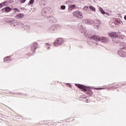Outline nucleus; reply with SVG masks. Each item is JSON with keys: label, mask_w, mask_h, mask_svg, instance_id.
<instances>
[{"label": "nucleus", "mask_w": 126, "mask_h": 126, "mask_svg": "<svg viewBox=\"0 0 126 126\" xmlns=\"http://www.w3.org/2000/svg\"><path fill=\"white\" fill-rule=\"evenodd\" d=\"M91 40H93L94 42L96 41V42L100 41L102 43H108L109 42V39L105 37H100L97 35H93V37L91 38Z\"/></svg>", "instance_id": "1"}, {"label": "nucleus", "mask_w": 126, "mask_h": 126, "mask_svg": "<svg viewBox=\"0 0 126 126\" xmlns=\"http://www.w3.org/2000/svg\"><path fill=\"white\" fill-rule=\"evenodd\" d=\"M10 25L11 26V27H18L19 28L24 27V25L23 23L20 22H17L16 21H10Z\"/></svg>", "instance_id": "2"}, {"label": "nucleus", "mask_w": 126, "mask_h": 126, "mask_svg": "<svg viewBox=\"0 0 126 126\" xmlns=\"http://www.w3.org/2000/svg\"><path fill=\"white\" fill-rule=\"evenodd\" d=\"M73 16H74V17H76L77 18H80L82 19V18H83V15H82V12L81 11L78 10V11H75L72 13Z\"/></svg>", "instance_id": "3"}, {"label": "nucleus", "mask_w": 126, "mask_h": 126, "mask_svg": "<svg viewBox=\"0 0 126 126\" xmlns=\"http://www.w3.org/2000/svg\"><path fill=\"white\" fill-rule=\"evenodd\" d=\"M63 42H64V40L62 38H60L54 43L53 45L55 47H58V46H60V45L63 44Z\"/></svg>", "instance_id": "4"}, {"label": "nucleus", "mask_w": 126, "mask_h": 126, "mask_svg": "<svg viewBox=\"0 0 126 126\" xmlns=\"http://www.w3.org/2000/svg\"><path fill=\"white\" fill-rule=\"evenodd\" d=\"M84 35L85 37L90 38L91 42H94V40H93V39H91V38L93 37V36H91V32H90L89 30H86L85 32H84Z\"/></svg>", "instance_id": "5"}, {"label": "nucleus", "mask_w": 126, "mask_h": 126, "mask_svg": "<svg viewBox=\"0 0 126 126\" xmlns=\"http://www.w3.org/2000/svg\"><path fill=\"white\" fill-rule=\"evenodd\" d=\"M38 48V44L36 42H33L32 43L31 47V49L32 53H35L36 52V49Z\"/></svg>", "instance_id": "6"}, {"label": "nucleus", "mask_w": 126, "mask_h": 126, "mask_svg": "<svg viewBox=\"0 0 126 126\" xmlns=\"http://www.w3.org/2000/svg\"><path fill=\"white\" fill-rule=\"evenodd\" d=\"M47 31L49 33H54V32L56 31V27L55 26V25L48 27Z\"/></svg>", "instance_id": "7"}, {"label": "nucleus", "mask_w": 126, "mask_h": 126, "mask_svg": "<svg viewBox=\"0 0 126 126\" xmlns=\"http://www.w3.org/2000/svg\"><path fill=\"white\" fill-rule=\"evenodd\" d=\"M78 88L80 89H82L83 91H87L88 89V87L80 84L78 85Z\"/></svg>", "instance_id": "8"}, {"label": "nucleus", "mask_w": 126, "mask_h": 126, "mask_svg": "<svg viewBox=\"0 0 126 126\" xmlns=\"http://www.w3.org/2000/svg\"><path fill=\"white\" fill-rule=\"evenodd\" d=\"M2 12H9L11 11V8L9 7H5L2 9Z\"/></svg>", "instance_id": "9"}, {"label": "nucleus", "mask_w": 126, "mask_h": 126, "mask_svg": "<svg viewBox=\"0 0 126 126\" xmlns=\"http://www.w3.org/2000/svg\"><path fill=\"white\" fill-rule=\"evenodd\" d=\"M94 23L95 25L96 26V27H95V28H98V27H99V26L101 25V22H100V21L98 20H95L94 21Z\"/></svg>", "instance_id": "10"}, {"label": "nucleus", "mask_w": 126, "mask_h": 126, "mask_svg": "<svg viewBox=\"0 0 126 126\" xmlns=\"http://www.w3.org/2000/svg\"><path fill=\"white\" fill-rule=\"evenodd\" d=\"M78 29H79L80 32L81 33H83V32H86L85 28L82 26V25H81L80 27H78Z\"/></svg>", "instance_id": "11"}, {"label": "nucleus", "mask_w": 126, "mask_h": 126, "mask_svg": "<svg viewBox=\"0 0 126 126\" xmlns=\"http://www.w3.org/2000/svg\"><path fill=\"white\" fill-rule=\"evenodd\" d=\"M110 36L112 38H118L119 34L117 32H112Z\"/></svg>", "instance_id": "12"}, {"label": "nucleus", "mask_w": 126, "mask_h": 126, "mask_svg": "<svg viewBox=\"0 0 126 126\" xmlns=\"http://www.w3.org/2000/svg\"><path fill=\"white\" fill-rule=\"evenodd\" d=\"M125 52L124 51H119L118 52V55L120 57H126V55L125 54Z\"/></svg>", "instance_id": "13"}, {"label": "nucleus", "mask_w": 126, "mask_h": 126, "mask_svg": "<svg viewBox=\"0 0 126 126\" xmlns=\"http://www.w3.org/2000/svg\"><path fill=\"white\" fill-rule=\"evenodd\" d=\"M4 61L5 62H8L9 61H11V58L10 56L6 57L4 58Z\"/></svg>", "instance_id": "14"}, {"label": "nucleus", "mask_w": 126, "mask_h": 126, "mask_svg": "<svg viewBox=\"0 0 126 126\" xmlns=\"http://www.w3.org/2000/svg\"><path fill=\"white\" fill-rule=\"evenodd\" d=\"M23 17H24V14L21 13L18 14L16 16V18H23Z\"/></svg>", "instance_id": "15"}, {"label": "nucleus", "mask_w": 126, "mask_h": 126, "mask_svg": "<svg viewBox=\"0 0 126 126\" xmlns=\"http://www.w3.org/2000/svg\"><path fill=\"white\" fill-rule=\"evenodd\" d=\"M75 8V4H73L71 5L69 8H68V10L71 11L73 10Z\"/></svg>", "instance_id": "16"}, {"label": "nucleus", "mask_w": 126, "mask_h": 126, "mask_svg": "<svg viewBox=\"0 0 126 126\" xmlns=\"http://www.w3.org/2000/svg\"><path fill=\"white\" fill-rule=\"evenodd\" d=\"M99 11L101 12V13H102V14H106V12H105V11H104V10H103V8H101V7H99Z\"/></svg>", "instance_id": "17"}, {"label": "nucleus", "mask_w": 126, "mask_h": 126, "mask_svg": "<svg viewBox=\"0 0 126 126\" xmlns=\"http://www.w3.org/2000/svg\"><path fill=\"white\" fill-rule=\"evenodd\" d=\"M24 29L26 31H29L31 29L30 27L29 26H25Z\"/></svg>", "instance_id": "18"}, {"label": "nucleus", "mask_w": 126, "mask_h": 126, "mask_svg": "<svg viewBox=\"0 0 126 126\" xmlns=\"http://www.w3.org/2000/svg\"><path fill=\"white\" fill-rule=\"evenodd\" d=\"M50 10L48 8H44L43 10V12L44 13H48Z\"/></svg>", "instance_id": "19"}, {"label": "nucleus", "mask_w": 126, "mask_h": 126, "mask_svg": "<svg viewBox=\"0 0 126 126\" xmlns=\"http://www.w3.org/2000/svg\"><path fill=\"white\" fill-rule=\"evenodd\" d=\"M89 8L90 9H92L93 11H94V12H96V9L95 8V7H93V6H90Z\"/></svg>", "instance_id": "20"}, {"label": "nucleus", "mask_w": 126, "mask_h": 126, "mask_svg": "<svg viewBox=\"0 0 126 126\" xmlns=\"http://www.w3.org/2000/svg\"><path fill=\"white\" fill-rule=\"evenodd\" d=\"M55 27L56 30H57V29H61V28H62V26L60 25H55Z\"/></svg>", "instance_id": "21"}, {"label": "nucleus", "mask_w": 126, "mask_h": 126, "mask_svg": "<svg viewBox=\"0 0 126 126\" xmlns=\"http://www.w3.org/2000/svg\"><path fill=\"white\" fill-rule=\"evenodd\" d=\"M50 22H51V23H57V22H58V21L57 20V19L54 18V20H52L51 21H50Z\"/></svg>", "instance_id": "22"}, {"label": "nucleus", "mask_w": 126, "mask_h": 126, "mask_svg": "<svg viewBox=\"0 0 126 126\" xmlns=\"http://www.w3.org/2000/svg\"><path fill=\"white\" fill-rule=\"evenodd\" d=\"M83 23H85V24H89V19L84 20L83 21Z\"/></svg>", "instance_id": "23"}, {"label": "nucleus", "mask_w": 126, "mask_h": 126, "mask_svg": "<svg viewBox=\"0 0 126 126\" xmlns=\"http://www.w3.org/2000/svg\"><path fill=\"white\" fill-rule=\"evenodd\" d=\"M33 3H34V0H31L28 3V5L33 4Z\"/></svg>", "instance_id": "24"}, {"label": "nucleus", "mask_w": 126, "mask_h": 126, "mask_svg": "<svg viewBox=\"0 0 126 126\" xmlns=\"http://www.w3.org/2000/svg\"><path fill=\"white\" fill-rule=\"evenodd\" d=\"M89 24H94V21L89 19Z\"/></svg>", "instance_id": "25"}, {"label": "nucleus", "mask_w": 126, "mask_h": 126, "mask_svg": "<svg viewBox=\"0 0 126 126\" xmlns=\"http://www.w3.org/2000/svg\"><path fill=\"white\" fill-rule=\"evenodd\" d=\"M88 94L90 95V96H92V91H91V90L88 91Z\"/></svg>", "instance_id": "26"}, {"label": "nucleus", "mask_w": 126, "mask_h": 126, "mask_svg": "<svg viewBox=\"0 0 126 126\" xmlns=\"http://www.w3.org/2000/svg\"><path fill=\"white\" fill-rule=\"evenodd\" d=\"M5 3H6V2H2L1 3H0V7H2V6H3V5H4Z\"/></svg>", "instance_id": "27"}, {"label": "nucleus", "mask_w": 126, "mask_h": 126, "mask_svg": "<svg viewBox=\"0 0 126 126\" xmlns=\"http://www.w3.org/2000/svg\"><path fill=\"white\" fill-rule=\"evenodd\" d=\"M61 8L63 10L65 9V5H61Z\"/></svg>", "instance_id": "28"}, {"label": "nucleus", "mask_w": 126, "mask_h": 126, "mask_svg": "<svg viewBox=\"0 0 126 126\" xmlns=\"http://www.w3.org/2000/svg\"><path fill=\"white\" fill-rule=\"evenodd\" d=\"M126 48V46L124 45L122 47H120V50H124Z\"/></svg>", "instance_id": "29"}, {"label": "nucleus", "mask_w": 126, "mask_h": 126, "mask_svg": "<svg viewBox=\"0 0 126 126\" xmlns=\"http://www.w3.org/2000/svg\"><path fill=\"white\" fill-rule=\"evenodd\" d=\"M20 1L21 2V3H24V2H25V1H26V0H20Z\"/></svg>", "instance_id": "30"}, {"label": "nucleus", "mask_w": 126, "mask_h": 126, "mask_svg": "<svg viewBox=\"0 0 126 126\" xmlns=\"http://www.w3.org/2000/svg\"><path fill=\"white\" fill-rule=\"evenodd\" d=\"M14 10L15 12H17V11H19V10H18V9L16 8H14Z\"/></svg>", "instance_id": "31"}, {"label": "nucleus", "mask_w": 126, "mask_h": 126, "mask_svg": "<svg viewBox=\"0 0 126 126\" xmlns=\"http://www.w3.org/2000/svg\"><path fill=\"white\" fill-rule=\"evenodd\" d=\"M66 85H67L68 87H69L70 88H71V87H72L71 85H70L68 83H67Z\"/></svg>", "instance_id": "32"}, {"label": "nucleus", "mask_w": 126, "mask_h": 126, "mask_svg": "<svg viewBox=\"0 0 126 126\" xmlns=\"http://www.w3.org/2000/svg\"><path fill=\"white\" fill-rule=\"evenodd\" d=\"M51 18L52 20H50V21H51V20H54V17H51L50 16V18Z\"/></svg>", "instance_id": "33"}, {"label": "nucleus", "mask_w": 126, "mask_h": 126, "mask_svg": "<svg viewBox=\"0 0 126 126\" xmlns=\"http://www.w3.org/2000/svg\"><path fill=\"white\" fill-rule=\"evenodd\" d=\"M47 45L48 46H50V44H49V43H46V44H45L46 47H47Z\"/></svg>", "instance_id": "34"}, {"label": "nucleus", "mask_w": 126, "mask_h": 126, "mask_svg": "<svg viewBox=\"0 0 126 126\" xmlns=\"http://www.w3.org/2000/svg\"><path fill=\"white\" fill-rule=\"evenodd\" d=\"M48 20L50 22V20H52V19L51 18H50V17L48 18Z\"/></svg>", "instance_id": "35"}, {"label": "nucleus", "mask_w": 126, "mask_h": 126, "mask_svg": "<svg viewBox=\"0 0 126 126\" xmlns=\"http://www.w3.org/2000/svg\"><path fill=\"white\" fill-rule=\"evenodd\" d=\"M124 19H125V20H126V15H125V16H124Z\"/></svg>", "instance_id": "36"}, {"label": "nucleus", "mask_w": 126, "mask_h": 126, "mask_svg": "<svg viewBox=\"0 0 126 126\" xmlns=\"http://www.w3.org/2000/svg\"><path fill=\"white\" fill-rule=\"evenodd\" d=\"M29 56L31 55V53H29Z\"/></svg>", "instance_id": "37"}, {"label": "nucleus", "mask_w": 126, "mask_h": 126, "mask_svg": "<svg viewBox=\"0 0 126 126\" xmlns=\"http://www.w3.org/2000/svg\"><path fill=\"white\" fill-rule=\"evenodd\" d=\"M98 89H103V88H99Z\"/></svg>", "instance_id": "38"}, {"label": "nucleus", "mask_w": 126, "mask_h": 126, "mask_svg": "<svg viewBox=\"0 0 126 126\" xmlns=\"http://www.w3.org/2000/svg\"><path fill=\"white\" fill-rule=\"evenodd\" d=\"M47 49H50V47H47Z\"/></svg>", "instance_id": "39"}, {"label": "nucleus", "mask_w": 126, "mask_h": 126, "mask_svg": "<svg viewBox=\"0 0 126 126\" xmlns=\"http://www.w3.org/2000/svg\"><path fill=\"white\" fill-rule=\"evenodd\" d=\"M87 101H88V99H86Z\"/></svg>", "instance_id": "40"}]
</instances>
